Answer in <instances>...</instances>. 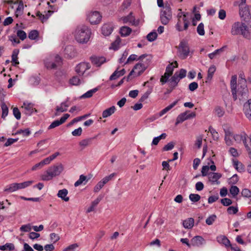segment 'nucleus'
<instances>
[{
    "label": "nucleus",
    "instance_id": "423d86ee",
    "mask_svg": "<svg viewBox=\"0 0 251 251\" xmlns=\"http://www.w3.org/2000/svg\"><path fill=\"white\" fill-rule=\"evenodd\" d=\"M61 58L58 55H51L45 60V65L48 69H55L61 64Z\"/></svg>",
    "mask_w": 251,
    "mask_h": 251
},
{
    "label": "nucleus",
    "instance_id": "4d7b16f0",
    "mask_svg": "<svg viewBox=\"0 0 251 251\" xmlns=\"http://www.w3.org/2000/svg\"><path fill=\"white\" fill-rule=\"evenodd\" d=\"M32 227L31 226V225L29 224H26V225H22L20 229L21 231L23 232H29L31 230Z\"/></svg>",
    "mask_w": 251,
    "mask_h": 251
},
{
    "label": "nucleus",
    "instance_id": "e433bc0d",
    "mask_svg": "<svg viewBox=\"0 0 251 251\" xmlns=\"http://www.w3.org/2000/svg\"><path fill=\"white\" fill-rule=\"evenodd\" d=\"M14 249L15 246L12 243H6L4 245L0 246L1 251H13Z\"/></svg>",
    "mask_w": 251,
    "mask_h": 251
},
{
    "label": "nucleus",
    "instance_id": "9b49d317",
    "mask_svg": "<svg viewBox=\"0 0 251 251\" xmlns=\"http://www.w3.org/2000/svg\"><path fill=\"white\" fill-rule=\"evenodd\" d=\"M87 18L91 24H97L100 21L101 16L98 11H92L88 14Z\"/></svg>",
    "mask_w": 251,
    "mask_h": 251
},
{
    "label": "nucleus",
    "instance_id": "4468645a",
    "mask_svg": "<svg viewBox=\"0 0 251 251\" xmlns=\"http://www.w3.org/2000/svg\"><path fill=\"white\" fill-rule=\"evenodd\" d=\"M151 55L146 54H143L138 57V60L140 61V62L138 63L142 66H144L147 69L151 61Z\"/></svg>",
    "mask_w": 251,
    "mask_h": 251
},
{
    "label": "nucleus",
    "instance_id": "0e129e2a",
    "mask_svg": "<svg viewBox=\"0 0 251 251\" xmlns=\"http://www.w3.org/2000/svg\"><path fill=\"white\" fill-rule=\"evenodd\" d=\"M215 112L216 114L219 117H221L223 116L225 114V111L223 108L220 107H216L215 109Z\"/></svg>",
    "mask_w": 251,
    "mask_h": 251
},
{
    "label": "nucleus",
    "instance_id": "4be33fe9",
    "mask_svg": "<svg viewBox=\"0 0 251 251\" xmlns=\"http://www.w3.org/2000/svg\"><path fill=\"white\" fill-rule=\"evenodd\" d=\"M178 10L180 11L179 13L177 14V18L178 19L182 18V21L184 23V29L186 30L188 28V25H189V20L186 18V16L188 14V13H183L181 12V9H179Z\"/></svg>",
    "mask_w": 251,
    "mask_h": 251
},
{
    "label": "nucleus",
    "instance_id": "3c124183",
    "mask_svg": "<svg viewBox=\"0 0 251 251\" xmlns=\"http://www.w3.org/2000/svg\"><path fill=\"white\" fill-rule=\"evenodd\" d=\"M39 36V33L37 30H33L31 31L28 34V38L31 40L36 39Z\"/></svg>",
    "mask_w": 251,
    "mask_h": 251
},
{
    "label": "nucleus",
    "instance_id": "7c9ffc66",
    "mask_svg": "<svg viewBox=\"0 0 251 251\" xmlns=\"http://www.w3.org/2000/svg\"><path fill=\"white\" fill-rule=\"evenodd\" d=\"M247 136V135L245 133L243 132L234 135L233 139H234V141L238 143H240L241 142L243 143L244 138H246Z\"/></svg>",
    "mask_w": 251,
    "mask_h": 251
},
{
    "label": "nucleus",
    "instance_id": "4c0bfd02",
    "mask_svg": "<svg viewBox=\"0 0 251 251\" xmlns=\"http://www.w3.org/2000/svg\"><path fill=\"white\" fill-rule=\"evenodd\" d=\"M247 150L249 152L251 151V138L247 135L243 143Z\"/></svg>",
    "mask_w": 251,
    "mask_h": 251
},
{
    "label": "nucleus",
    "instance_id": "a18cd8bd",
    "mask_svg": "<svg viewBox=\"0 0 251 251\" xmlns=\"http://www.w3.org/2000/svg\"><path fill=\"white\" fill-rule=\"evenodd\" d=\"M229 192L232 197H235L239 192V189L236 186H232L229 189Z\"/></svg>",
    "mask_w": 251,
    "mask_h": 251
},
{
    "label": "nucleus",
    "instance_id": "cd10ccee",
    "mask_svg": "<svg viewBox=\"0 0 251 251\" xmlns=\"http://www.w3.org/2000/svg\"><path fill=\"white\" fill-rule=\"evenodd\" d=\"M68 191L66 189H63L59 190L57 193V196L58 198H61L62 200L65 201H69V198L67 197Z\"/></svg>",
    "mask_w": 251,
    "mask_h": 251
},
{
    "label": "nucleus",
    "instance_id": "f3484780",
    "mask_svg": "<svg viewBox=\"0 0 251 251\" xmlns=\"http://www.w3.org/2000/svg\"><path fill=\"white\" fill-rule=\"evenodd\" d=\"M120 20L122 21L124 24L129 23L131 25H137L138 24V22L135 21V18L132 15L131 12H130L128 16L122 17Z\"/></svg>",
    "mask_w": 251,
    "mask_h": 251
},
{
    "label": "nucleus",
    "instance_id": "603ef678",
    "mask_svg": "<svg viewBox=\"0 0 251 251\" xmlns=\"http://www.w3.org/2000/svg\"><path fill=\"white\" fill-rule=\"evenodd\" d=\"M121 40L120 37H117L115 41L112 43L111 48L114 50H118L121 43Z\"/></svg>",
    "mask_w": 251,
    "mask_h": 251
},
{
    "label": "nucleus",
    "instance_id": "774afa93",
    "mask_svg": "<svg viewBox=\"0 0 251 251\" xmlns=\"http://www.w3.org/2000/svg\"><path fill=\"white\" fill-rule=\"evenodd\" d=\"M238 211V208L236 206H229L227 209V211L229 214H235L237 213Z\"/></svg>",
    "mask_w": 251,
    "mask_h": 251
},
{
    "label": "nucleus",
    "instance_id": "6e6d98bb",
    "mask_svg": "<svg viewBox=\"0 0 251 251\" xmlns=\"http://www.w3.org/2000/svg\"><path fill=\"white\" fill-rule=\"evenodd\" d=\"M86 180V177L81 175L80 176L79 179L75 183V186L77 187L83 183V182Z\"/></svg>",
    "mask_w": 251,
    "mask_h": 251
},
{
    "label": "nucleus",
    "instance_id": "a878e982",
    "mask_svg": "<svg viewBox=\"0 0 251 251\" xmlns=\"http://www.w3.org/2000/svg\"><path fill=\"white\" fill-rule=\"evenodd\" d=\"M117 69L110 76L109 79L110 80H115L119 77L123 76L126 73V71L124 69L121 71H118Z\"/></svg>",
    "mask_w": 251,
    "mask_h": 251
},
{
    "label": "nucleus",
    "instance_id": "20e7f679",
    "mask_svg": "<svg viewBox=\"0 0 251 251\" xmlns=\"http://www.w3.org/2000/svg\"><path fill=\"white\" fill-rule=\"evenodd\" d=\"M231 33L234 35L241 34L244 37L248 39L250 37V31L248 27L245 24L242 23H235L232 25Z\"/></svg>",
    "mask_w": 251,
    "mask_h": 251
},
{
    "label": "nucleus",
    "instance_id": "dca6fc26",
    "mask_svg": "<svg viewBox=\"0 0 251 251\" xmlns=\"http://www.w3.org/2000/svg\"><path fill=\"white\" fill-rule=\"evenodd\" d=\"M221 176V174L218 173H210L208 174L209 181L213 185L215 184H219V179Z\"/></svg>",
    "mask_w": 251,
    "mask_h": 251
},
{
    "label": "nucleus",
    "instance_id": "49530a36",
    "mask_svg": "<svg viewBox=\"0 0 251 251\" xmlns=\"http://www.w3.org/2000/svg\"><path fill=\"white\" fill-rule=\"evenodd\" d=\"M233 166L235 169L239 172H242L244 170L243 164L238 161H233Z\"/></svg>",
    "mask_w": 251,
    "mask_h": 251
},
{
    "label": "nucleus",
    "instance_id": "0eeeda50",
    "mask_svg": "<svg viewBox=\"0 0 251 251\" xmlns=\"http://www.w3.org/2000/svg\"><path fill=\"white\" fill-rule=\"evenodd\" d=\"M172 19L171 9L169 4H165L160 13V20L163 25H167Z\"/></svg>",
    "mask_w": 251,
    "mask_h": 251
},
{
    "label": "nucleus",
    "instance_id": "473e14b6",
    "mask_svg": "<svg viewBox=\"0 0 251 251\" xmlns=\"http://www.w3.org/2000/svg\"><path fill=\"white\" fill-rule=\"evenodd\" d=\"M131 31V29L126 26H122L120 28V33L121 36L124 37L128 36L130 34Z\"/></svg>",
    "mask_w": 251,
    "mask_h": 251
},
{
    "label": "nucleus",
    "instance_id": "f03ea898",
    "mask_svg": "<svg viewBox=\"0 0 251 251\" xmlns=\"http://www.w3.org/2000/svg\"><path fill=\"white\" fill-rule=\"evenodd\" d=\"M63 170L64 166L63 164L60 163H57L48 168L45 173L41 176V178L44 181L50 180L53 177L59 176Z\"/></svg>",
    "mask_w": 251,
    "mask_h": 251
},
{
    "label": "nucleus",
    "instance_id": "680f3d73",
    "mask_svg": "<svg viewBox=\"0 0 251 251\" xmlns=\"http://www.w3.org/2000/svg\"><path fill=\"white\" fill-rule=\"evenodd\" d=\"M209 130L212 135L213 139L214 140H218L219 138V135L216 130L211 127H209Z\"/></svg>",
    "mask_w": 251,
    "mask_h": 251
},
{
    "label": "nucleus",
    "instance_id": "c756f323",
    "mask_svg": "<svg viewBox=\"0 0 251 251\" xmlns=\"http://www.w3.org/2000/svg\"><path fill=\"white\" fill-rule=\"evenodd\" d=\"M116 110V108L114 106H112L110 108H108L102 112V117L103 118H107L110 116H111L112 114H113Z\"/></svg>",
    "mask_w": 251,
    "mask_h": 251
},
{
    "label": "nucleus",
    "instance_id": "6e6552de",
    "mask_svg": "<svg viewBox=\"0 0 251 251\" xmlns=\"http://www.w3.org/2000/svg\"><path fill=\"white\" fill-rule=\"evenodd\" d=\"M178 51L179 57L182 59L186 58L190 52L188 44L185 41H181L178 47Z\"/></svg>",
    "mask_w": 251,
    "mask_h": 251
},
{
    "label": "nucleus",
    "instance_id": "a19ab883",
    "mask_svg": "<svg viewBox=\"0 0 251 251\" xmlns=\"http://www.w3.org/2000/svg\"><path fill=\"white\" fill-rule=\"evenodd\" d=\"M48 12L50 13V14L49 15H45L44 14H42L40 12H37L36 15L37 17H38L43 22L46 21L49 17L51 15L53 11L50 10H48Z\"/></svg>",
    "mask_w": 251,
    "mask_h": 251
},
{
    "label": "nucleus",
    "instance_id": "ea45409f",
    "mask_svg": "<svg viewBox=\"0 0 251 251\" xmlns=\"http://www.w3.org/2000/svg\"><path fill=\"white\" fill-rule=\"evenodd\" d=\"M82 82V80L77 76H75L70 80V83L73 85H79Z\"/></svg>",
    "mask_w": 251,
    "mask_h": 251
},
{
    "label": "nucleus",
    "instance_id": "e2e57ef3",
    "mask_svg": "<svg viewBox=\"0 0 251 251\" xmlns=\"http://www.w3.org/2000/svg\"><path fill=\"white\" fill-rule=\"evenodd\" d=\"M78 247V245L75 243L65 248L62 251H75Z\"/></svg>",
    "mask_w": 251,
    "mask_h": 251
},
{
    "label": "nucleus",
    "instance_id": "bb28decb",
    "mask_svg": "<svg viewBox=\"0 0 251 251\" xmlns=\"http://www.w3.org/2000/svg\"><path fill=\"white\" fill-rule=\"evenodd\" d=\"M181 79L177 76V72H176L174 75L170 79V86L173 88L177 86Z\"/></svg>",
    "mask_w": 251,
    "mask_h": 251
},
{
    "label": "nucleus",
    "instance_id": "58836bf2",
    "mask_svg": "<svg viewBox=\"0 0 251 251\" xmlns=\"http://www.w3.org/2000/svg\"><path fill=\"white\" fill-rule=\"evenodd\" d=\"M166 136H167L166 134L165 133H163L161 134L160 135H159V136L154 137L153 139L151 144L153 145H157L161 139H165Z\"/></svg>",
    "mask_w": 251,
    "mask_h": 251
},
{
    "label": "nucleus",
    "instance_id": "f704fd0d",
    "mask_svg": "<svg viewBox=\"0 0 251 251\" xmlns=\"http://www.w3.org/2000/svg\"><path fill=\"white\" fill-rule=\"evenodd\" d=\"M225 47H223L219 49L215 50L214 52L209 53L208 56L211 59H212L216 57L217 56L219 55L224 50Z\"/></svg>",
    "mask_w": 251,
    "mask_h": 251
},
{
    "label": "nucleus",
    "instance_id": "5fc2aeb1",
    "mask_svg": "<svg viewBox=\"0 0 251 251\" xmlns=\"http://www.w3.org/2000/svg\"><path fill=\"white\" fill-rule=\"evenodd\" d=\"M115 173H112L110 174L109 176H106L102 178L101 180L100 181L104 185L106 183H107L109 181L111 180L112 178L115 176Z\"/></svg>",
    "mask_w": 251,
    "mask_h": 251
},
{
    "label": "nucleus",
    "instance_id": "f257e3e1",
    "mask_svg": "<svg viewBox=\"0 0 251 251\" xmlns=\"http://www.w3.org/2000/svg\"><path fill=\"white\" fill-rule=\"evenodd\" d=\"M230 88L234 100L237 99L238 96H240L242 98L247 96L248 89L247 83L238 82L237 84V76L232 75L230 80Z\"/></svg>",
    "mask_w": 251,
    "mask_h": 251
},
{
    "label": "nucleus",
    "instance_id": "9d476101",
    "mask_svg": "<svg viewBox=\"0 0 251 251\" xmlns=\"http://www.w3.org/2000/svg\"><path fill=\"white\" fill-rule=\"evenodd\" d=\"M196 116V113L195 112L190 113L189 111H186L179 114L176 120V125H178L179 123H182L184 121L188 120L191 118H194Z\"/></svg>",
    "mask_w": 251,
    "mask_h": 251
},
{
    "label": "nucleus",
    "instance_id": "f8f14e48",
    "mask_svg": "<svg viewBox=\"0 0 251 251\" xmlns=\"http://www.w3.org/2000/svg\"><path fill=\"white\" fill-rule=\"evenodd\" d=\"M90 68V65L89 63L82 62L76 66L75 72L79 76H82L84 73Z\"/></svg>",
    "mask_w": 251,
    "mask_h": 251
},
{
    "label": "nucleus",
    "instance_id": "2eb2a0df",
    "mask_svg": "<svg viewBox=\"0 0 251 251\" xmlns=\"http://www.w3.org/2000/svg\"><path fill=\"white\" fill-rule=\"evenodd\" d=\"M70 115L69 114H65L62 116L59 120H55L53 121L48 127V129L54 128L57 126L63 124L66 120L69 117Z\"/></svg>",
    "mask_w": 251,
    "mask_h": 251
},
{
    "label": "nucleus",
    "instance_id": "aec40b11",
    "mask_svg": "<svg viewBox=\"0 0 251 251\" xmlns=\"http://www.w3.org/2000/svg\"><path fill=\"white\" fill-rule=\"evenodd\" d=\"M239 14L241 18L245 19L250 16L249 7L248 6H239Z\"/></svg>",
    "mask_w": 251,
    "mask_h": 251
},
{
    "label": "nucleus",
    "instance_id": "5701e85b",
    "mask_svg": "<svg viewBox=\"0 0 251 251\" xmlns=\"http://www.w3.org/2000/svg\"><path fill=\"white\" fill-rule=\"evenodd\" d=\"M178 67V64L176 61H175L174 63H170L166 67L165 74L167 75L171 76L173 74L174 70L175 68Z\"/></svg>",
    "mask_w": 251,
    "mask_h": 251
},
{
    "label": "nucleus",
    "instance_id": "b1692460",
    "mask_svg": "<svg viewBox=\"0 0 251 251\" xmlns=\"http://www.w3.org/2000/svg\"><path fill=\"white\" fill-rule=\"evenodd\" d=\"M225 140L226 143L228 146H231L233 144L232 139H233V135L232 133L229 130L225 129Z\"/></svg>",
    "mask_w": 251,
    "mask_h": 251
},
{
    "label": "nucleus",
    "instance_id": "72a5a7b5",
    "mask_svg": "<svg viewBox=\"0 0 251 251\" xmlns=\"http://www.w3.org/2000/svg\"><path fill=\"white\" fill-rule=\"evenodd\" d=\"M194 220L193 218H188L183 222V226L185 228H191L194 226Z\"/></svg>",
    "mask_w": 251,
    "mask_h": 251
},
{
    "label": "nucleus",
    "instance_id": "a211bd4d",
    "mask_svg": "<svg viewBox=\"0 0 251 251\" xmlns=\"http://www.w3.org/2000/svg\"><path fill=\"white\" fill-rule=\"evenodd\" d=\"M205 243V240L201 236H196L191 239L192 246L200 247Z\"/></svg>",
    "mask_w": 251,
    "mask_h": 251
},
{
    "label": "nucleus",
    "instance_id": "79ce46f5",
    "mask_svg": "<svg viewBox=\"0 0 251 251\" xmlns=\"http://www.w3.org/2000/svg\"><path fill=\"white\" fill-rule=\"evenodd\" d=\"M18 50H14L13 51V53L12 55V62L14 66H16L19 64V62L18 61Z\"/></svg>",
    "mask_w": 251,
    "mask_h": 251
},
{
    "label": "nucleus",
    "instance_id": "bf43d9fd",
    "mask_svg": "<svg viewBox=\"0 0 251 251\" xmlns=\"http://www.w3.org/2000/svg\"><path fill=\"white\" fill-rule=\"evenodd\" d=\"M23 134L24 136H28L30 134V131L29 129L26 128L24 130L20 129L18 130L15 134Z\"/></svg>",
    "mask_w": 251,
    "mask_h": 251
},
{
    "label": "nucleus",
    "instance_id": "c9c22d12",
    "mask_svg": "<svg viewBox=\"0 0 251 251\" xmlns=\"http://www.w3.org/2000/svg\"><path fill=\"white\" fill-rule=\"evenodd\" d=\"M92 62L97 66H100L105 62V59L103 57H94L92 58Z\"/></svg>",
    "mask_w": 251,
    "mask_h": 251
},
{
    "label": "nucleus",
    "instance_id": "052dcab7",
    "mask_svg": "<svg viewBox=\"0 0 251 251\" xmlns=\"http://www.w3.org/2000/svg\"><path fill=\"white\" fill-rule=\"evenodd\" d=\"M197 30L200 35L202 36L204 35V25L202 23L198 25Z\"/></svg>",
    "mask_w": 251,
    "mask_h": 251
},
{
    "label": "nucleus",
    "instance_id": "de8ad7c7",
    "mask_svg": "<svg viewBox=\"0 0 251 251\" xmlns=\"http://www.w3.org/2000/svg\"><path fill=\"white\" fill-rule=\"evenodd\" d=\"M157 37V34L155 31H152L149 33L147 36V39L150 42L154 41Z\"/></svg>",
    "mask_w": 251,
    "mask_h": 251
},
{
    "label": "nucleus",
    "instance_id": "7ed1b4c3",
    "mask_svg": "<svg viewBox=\"0 0 251 251\" xmlns=\"http://www.w3.org/2000/svg\"><path fill=\"white\" fill-rule=\"evenodd\" d=\"M90 29L84 25L78 26L74 32L75 40L80 43L87 42L90 39Z\"/></svg>",
    "mask_w": 251,
    "mask_h": 251
},
{
    "label": "nucleus",
    "instance_id": "412c9836",
    "mask_svg": "<svg viewBox=\"0 0 251 251\" xmlns=\"http://www.w3.org/2000/svg\"><path fill=\"white\" fill-rule=\"evenodd\" d=\"M113 29V25L110 24H104L101 27L102 34L104 36H108L111 34Z\"/></svg>",
    "mask_w": 251,
    "mask_h": 251
},
{
    "label": "nucleus",
    "instance_id": "39448f33",
    "mask_svg": "<svg viewBox=\"0 0 251 251\" xmlns=\"http://www.w3.org/2000/svg\"><path fill=\"white\" fill-rule=\"evenodd\" d=\"M33 182V180H29L22 183H13L6 185L4 189V192L8 193H13L17 190L25 189L31 185Z\"/></svg>",
    "mask_w": 251,
    "mask_h": 251
},
{
    "label": "nucleus",
    "instance_id": "09e8293b",
    "mask_svg": "<svg viewBox=\"0 0 251 251\" xmlns=\"http://www.w3.org/2000/svg\"><path fill=\"white\" fill-rule=\"evenodd\" d=\"M217 216L215 214H212L209 216L205 221V223L208 225H211L213 224L214 222L216 220Z\"/></svg>",
    "mask_w": 251,
    "mask_h": 251
},
{
    "label": "nucleus",
    "instance_id": "2f4dec72",
    "mask_svg": "<svg viewBox=\"0 0 251 251\" xmlns=\"http://www.w3.org/2000/svg\"><path fill=\"white\" fill-rule=\"evenodd\" d=\"M101 200V198L98 197L94 201H93L91 203V206L87 209L86 211L87 213H90L92 211H93Z\"/></svg>",
    "mask_w": 251,
    "mask_h": 251
},
{
    "label": "nucleus",
    "instance_id": "13d9d810",
    "mask_svg": "<svg viewBox=\"0 0 251 251\" xmlns=\"http://www.w3.org/2000/svg\"><path fill=\"white\" fill-rule=\"evenodd\" d=\"M17 35L22 40H25L27 37L26 33L22 30H18Z\"/></svg>",
    "mask_w": 251,
    "mask_h": 251
},
{
    "label": "nucleus",
    "instance_id": "c03bdc74",
    "mask_svg": "<svg viewBox=\"0 0 251 251\" xmlns=\"http://www.w3.org/2000/svg\"><path fill=\"white\" fill-rule=\"evenodd\" d=\"M1 108L2 109V115L1 117L2 118H5L6 116L8 115V108L7 105L4 103H2L1 104Z\"/></svg>",
    "mask_w": 251,
    "mask_h": 251
},
{
    "label": "nucleus",
    "instance_id": "c85d7f7f",
    "mask_svg": "<svg viewBox=\"0 0 251 251\" xmlns=\"http://www.w3.org/2000/svg\"><path fill=\"white\" fill-rule=\"evenodd\" d=\"M217 240L219 243L222 244L226 247L230 246L229 240L225 236L220 235L218 236Z\"/></svg>",
    "mask_w": 251,
    "mask_h": 251
},
{
    "label": "nucleus",
    "instance_id": "8fccbe9b",
    "mask_svg": "<svg viewBox=\"0 0 251 251\" xmlns=\"http://www.w3.org/2000/svg\"><path fill=\"white\" fill-rule=\"evenodd\" d=\"M91 139H85L79 142V145L82 147V149L89 146L91 143Z\"/></svg>",
    "mask_w": 251,
    "mask_h": 251
},
{
    "label": "nucleus",
    "instance_id": "37998d69",
    "mask_svg": "<svg viewBox=\"0 0 251 251\" xmlns=\"http://www.w3.org/2000/svg\"><path fill=\"white\" fill-rule=\"evenodd\" d=\"M98 89L97 88H94V89H93L92 90H90L87 91L85 94H84L81 97V98H90V97H91L93 96L94 93H95V92H96L98 91Z\"/></svg>",
    "mask_w": 251,
    "mask_h": 251
},
{
    "label": "nucleus",
    "instance_id": "864d4df0",
    "mask_svg": "<svg viewBox=\"0 0 251 251\" xmlns=\"http://www.w3.org/2000/svg\"><path fill=\"white\" fill-rule=\"evenodd\" d=\"M189 198L194 202H197L201 199V196L197 194H191L189 195Z\"/></svg>",
    "mask_w": 251,
    "mask_h": 251
},
{
    "label": "nucleus",
    "instance_id": "ddd939ff",
    "mask_svg": "<svg viewBox=\"0 0 251 251\" xmlns=\"http://www.w3.org/2000/svg\"><path fill=\"white\" fill-rule=\"evenodd\" d=\"M69 105V98H67L66 100L61 102L59 106H56L55 115L58 116L59 115V113H62L66 111Z\"/></svg>",
    "mask_w": 251,
    "mask_h": 251
},
{
    "label": "nucleus",
    "instance_id": "6ab92c4d",
    "mask_svg": "<svg viewBox=\"0 0 251 251\" xmlns=\"http://www.w3.org/2000/svg\"><path fill=\"white\" fill-rule=\"evenodd\" d=\"M244 112L246 117L249 119L251 120V99L249 100L244 104Z\"/></svg>",
    "mask_w": 251,
    "mask_h": 251
},
{
    "label": "nucleus",
    "instance_id": "393cba45",
    "mask_svg": "<svg viewBox=\"0 0 251 251\" xmlns=\"http://www.w3.org/2000/svg\"><path fill=\"white\" fill-rule=\"evenodd\" d=\"M22 108H24L25 109V113L26 114L30 115L34 111L36 112V110H35L34 108L33 104L31 103L24 102L22 106Z\"/></svg>",
    "mask_w": 251,
    "mask_h": 251
},
{
    "label": "nucleus",
    "instance_id": "69168bd1",
    "mask_svg": "<svg viewBox=\"0 0 251 251\" xmlns=\"http://www.w3.org/2000/svg\"><path fill=\"white\" fill-rule=\"evenodd\" d=\"M241 194L244 197L251 199V191L248 189H243L242 191Z\"/></svg>",
    "mask_w": 251,
    "mask_h": 251
},
{
    "label": "nucleus",
    "instance_id": "338daca9",
    "mask_svg": "<svg viewBox=\"0 0 251 251\" xmlns=\"http://www.w3.org/2000/svg\"><path fill=\"white\" fill-rule=\"evenodd\" d=\"M24 10V4L22 1H21L19 3V5L16 9V15L21 14L23 13Z\"/></svg>",
    "mask_w": 251,
    "mask_h": 251
},
{
    "label": "nucleus",
    "instance_id": "1a4fd4ad",
    "mask_svg": "<svg viewBox=\"0 0 251 251\" xmlns=\"http://www.w3.org/2000/svg\"><path fill=\"white\" fill-rule=\"evenodd\" d=\"M146 70V68L144 66H142L139 63H137L127 76V80L128 81L130 79V77L133 75V77L141 75Z\"/></svg>",
    "mask_w": 251,
    "mask_h": 251
}]
</instances>
